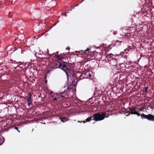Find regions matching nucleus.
I'll return each mask as SVG.
<instances>
[{
	"label": "nucleus",
	"instance_id": "obj_22",
	"mask_svg": "<svg viewBox=\"0 0 154 154\" xmlns=\"http://www.w3.org/2000/svg\"><path fill=\"white\" fill-rule=\"evenodd\" d=\"M64 15L65 16H66V14H64Z\"/></svg>",
	"mask_w": 154,
	"mask_h": 154
},
{
	"label": "nucleus",
	"instance_id": "obj_2",
	"mask_svg": "<svg viewBox=\"0 0 154 154\" xmlns=\"http://www.w3.org/2000/svg\"><path fill=\"white\" fill-rule=\"evenodd\" d=\"M106 116V113L104 112H103L101 114L97 113L93 115L92 120L96 122L100 121L104 119Z\"/></svg>",
	"mask_w": 154,
	"mask_h": 154
},
{
	"label": "nucleus",
	"instance_id": "obj_5",
	"mask_svg": "<svg viewBox=\"0 0 154 154\" xmlns=\"http://www.w3.org/2000/svg\"><path fill=\"white\" fill-rule=\"evenodd\" d=\"M140 116L142 119H146L149 121H154V115L150 114L146 115L143 113L140 115Z\"/></svg>",
	"mask_w": 154,
	"mask_h": 154
},
{
	"label": "nucleus",
	"instance_id": "obj_19",
	"mask_svg": "<svg viewBox=\"0 0 154 154\" xmlns=\"http://www.w3.org/2000/svg\"><path fill=\"white\" fill-rule=\"evenodd\" d=\"M1 140V138H0V140ZM4 142V141H2V142L0 143V145H2L3 143Z\"/></svg>",
	"mask_w": 154,
	"mask_h": 154
},
{
	"label": "nucleus",
	"instance_id": "obj_6",
	"mask_svg": "<svg viewBox=\"0 0 154 154\" xmlns=\"http://www.w3.org/2000/svg\"><path fill=\"white\" fill-rule=\"evenodd\" d=\"M29 97L26 100L27 101V104L29 106L32 104V95L30 93L28 94Z\"/></svg>",
	"mask_w": 154,
	"mask_h": 154
},
{
	"label": "nucleus",
	"instance_id": "obj_3",
	"mask_svg": "<svg viewBox=\"0 0 154 154\" xmlns=\"http://www.w3.org/2000/svg\"><path fill=\"white\" fill-rule=\"evenodd\" d=\"M70 66H67L66 64H62L61 63V66L60 68L66 72V74L67 79H68L69 76V73L72 74V71L70 69Z\"/></svg>",
	"mask_w": 154,
	"mask_h": 154
},
{
	"label": "nucleus",
	"instance_id": "obj_17",
	"mask_svg": "<svg viewBox=\"0 0 154 154\" xmlns=\"http://www.w3.org/2000/svg\"><path fill=\"white\" fill-rule=\"evenodd\" d=\"M53 100L54 101H57V98L54 97L53 98Z\"/></svg>",
	"mask_w": 154,
	"mask_h": 154
},
{
	"label": "nucleus",
	"instance_id": "obj_14",
	"mask_svg": "<svg viewBox=\"0 0 154 154\" xmlns=\"http://www.w3.org/2000/svg\"><path fill=\"white\" fill-rule=\"evenodd\" d=\"M13 128L17 130L19 133H20V131L18 130V128L17 127H16V126L14 127H13Z\"/></svg>",
	"mask_w": 154,
	"mask_h": 154
},
{
	"label": "nucleus",
	"instance_id": "obj_20",
	"mask_svg": "<svg viewBox=\"0 0 154 154\" xmlns=\"http://www.w3.org/2000/svg\"><path fill=\"white\" fill-rule=\"evenodd\" d=\"M66 49H68V50H69V49H70V48H66Z\"/></svg>",
	"mask_w": 154,
	"mask_h": 154
},
{
	"label": "nucleus",
	"instance_id": "obj_9",
	"mask_svg": "<svg viewBox=\"0 0 154 154\" xmlns=\"http://www.w3.org/2000/svg\"><path fill=\"white\" fill-rule=\"evenodd\" d=\"M56 57H57V59L58 60H63L64 58L62 56V55H56Z\"/></svg>",
	"mask_w": 154,
	"mask_h": 154
},
{
	"label": "nucleus",
	"instance_id": "obj_10",
	"mask_svg": "<svg viewBox=\"0 0 154 154\" xmlns=\"http://www.w3.org/2000/svg\"><path fill=\"white\" fill-rule=\"evenodd\" d=\"M92 116H91L90 117H88V118L86 119L85 120V121H83V122L84 123L86 122H89L91 120H92Z\"/></svg>",
	"mask_w": 154,
	"mask_h": 154
},
{
	"label": "nucleus",
	"instance_id": "obj_23",
	"mask_svg": "<svg viewBox=\"0 0 154 154\" xmlns=\"http://www.w3.org/2000/svg\"><path fill=\"white\" fill-rule=\"evenodd\" d=\"M56 54H57V55H58V52H57L56 53Z\"/></svg>",
	"mask_w": 154,
	"mask_h": 154
},
{
	"label": "nucleus",
	"instance_id": "obj_18",
	"mask_svg": "<svg viewBox=\"0 0 154 154\" xmlns=\"http://www.w3.org/2000/svg\"><path fill=\"white\" fill-rule=\"evenodd\" d=\"M121 42V43H122V41H119V40H116V43L117 42Z\"/></svg>",
	"mask_w": 154,
	"mask_h": 154
},
{
	"label": "nucleus",
	"instance_id": "obj_4",
	"mask_svg": "<svg viewBox=\"0 0 154 154\" xmlns=\"http://www.w3.org/2000/svg\"><path fill=\"white\" fill-rule=\"evenodd\" d=\"M138 109L139 111H141V109L140 108H138L137 107H134L133 108H129L127 109V113H128V115L130 114H131L132 115L134 114L137 115V116H140V114L137 112L136 109Z\"/></svg>",
	"mask_w": 154,
	"mask_h": 154
},
{
	"label": "nucleus",
	"instance_id": "obj_11",
	"mask_svg": "<svg viewBox=\"0 0 154 154\" xmlns=\"http://www.w3.org/2000/svg\"><path fill=\"white\" fill-rule=\"evenodd\" d=\"M61 121L64 122L67 121V119L65 117H62L60 118Z\"/></svg>",
	"mask_w": 154,
	"mask_h": 154
},
{
	"label": "nucleus",
	"instance_id": "obj_24",
	"mask_svg": "<svg viewBox=\"0 0 154 154\" xmlns=\"http://www.w3.org/2000/svg\"><path fill=\"white\" fill-rule=\"evenodd\" d=\"M10 61H13V60H11Z\"/></svg>",
	"mask_w": 154,
	"mask_h": 154
},
{
	"label": "nucleus",
	"instance_id": "obj_13",
	"mask_svg": "<svg viewBox=\"0 0 154 154\" xmlns=\"http://www.w3.org/2000/svg\"><path fill=\"white\" fill-rule=\"evenodd\" d=\"M12 63H16V64H19V65H21L22 64V63L20 62H17L15 61H13Z\"/></svg>",
	"mask_w": 154,
	"mask_h": 154
},
{
	"label": "nucleus",
	"instance_id": "obj_16",
	"mask_svg": "<svg viewBox=\"0 0 154 154\" xmlns=\"http://www.w3.org/2000/svg\"><path fill=\"white\" fill-rule=\"evenodd\" d=\"M148 87H146L145 88V89L143 91L144 92H147L149 91L148 90Z\"/></svg>",
	"mask_w": 154,
	"mask_h": 154
},
{
	"label": "nucleus",
	"instance_id": "obj_12",
	"mask_svg": "<svg viewBox=\"0 0 154 154\" xmlns=\"http://www.w3.org/2000/svg\"><path fill=\"white\" fill-rule=\"evenodd\" d=\"M50 94L52 98L53 97H55V95H56V94H55L52 91H51L50 92Z\"/></svg>",
	"mask_w": 154,
	"mask_h": 154
},
{
	"label": "nucleus",
	"instance_id": "obj_7",
	"mask_svg": "<svg viewBox=\"0 0 154 154\" xmlns=\"http://www.w3.org/2000/svg\"><path fill=\"white\" fill-rule=\"evenodd\" d=\"M60 96L64 98L67 99L68 98L69 95L67 94V92H63L60 93Z\"/></svg>",
	"mask_w": 154,
	"mask_h": 154
},
{
	"label": "nucleus",
	"instance_id": "obj_15",
	"mask_svg": "<svg viewBox=\"0 0 154 154\" xmlns=\"http://www.w3.org/2000/svg\"><path fill=\"white\" fill-rule=\"evenodd\" d=\"M106 57L107 58V59H108V58H111L112 57H111V55H107V56H106ZM110 60H111V59H110Z\"/></svg>",
	"mask_w": 154,
	"mask_h": 154
},
{
	"label": "nucleus",
	"instance_id": "obj_8",
	"mask_svg": "<svg viewBox=\"0 0 154 154\" xmlns=\"http://www.w3.org/2000/svg\"><path fill=\"white\" fill-rule=\"evenodd\" d=\"M60 66L61 63H55L54 64L53 68L54 69H56L57 68H60Z\"/></svg>",
	"mask_w": 154,
	"mask_h": 154
},
{
	"label": "nucleus",
	"instance_id": "obj_1",
	"mask_svg": "<svg viewBox=\"0 0 154 154\" xmlns=\"http://www.w3.org/2000/svg\"><path fill=\"white\" fill-rule=\"evenodd\" d=\"M91 50V49L89 48H87L86 50L84 51H81L83 53V55L85 54L87 56L88 58L90 60H93L96 57H97V55H96V54H101L100 52L97 53L96 51H94L93 52L91 53L90 52H89V51Z\"/></svg>",
	"mask_w": 154,
	"mask_h": 154
},
{
	"label": "nucleus",
	"instance_id": "obj_21",
	"mask_svg": "<svg viewBox=\"0 0 154 154\" xmlns=\"http://www.w3.org/2000/svg\"><path fill=\"white\" fill-rule=\"evenodd\" d=\"M130 47H129L128 48H129L131 50V46H129Z\"/></svg>",
	"mask_w": 154,
	"mask_h": 154
}]
</instances>
